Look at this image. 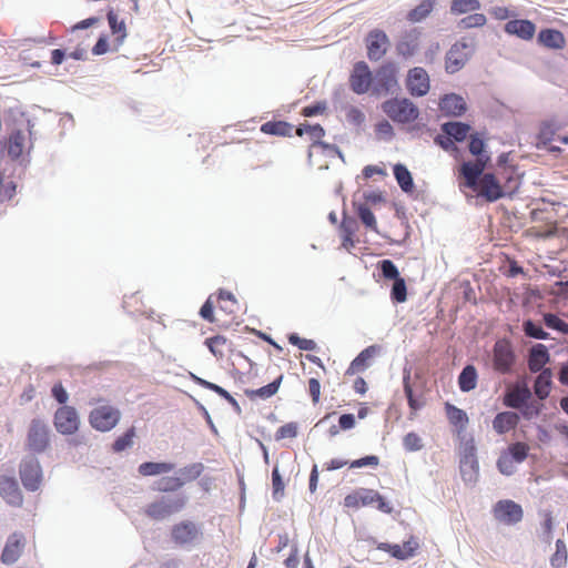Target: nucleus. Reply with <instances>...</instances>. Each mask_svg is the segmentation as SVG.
<instances>
[{
  "label": "nucleus",
  "mask_w": 568,
  "mask_h": 568,
  "mask_svg": "<svg viewBox=\"0 0 568 568\" xmlns=\"http://www.w3.org/2000/svg\"><path fill=\"white\" fill-rule=\"evenodd\" d=\"M490 165H485L479 161L471 163L464 161L457 171L458 187L463 192L465 189L476 192L477 196L488 203H494L507 195V191L500 183L495 173L486 172Z\"/></svg>",
  "instance_id": "obj_1"
},
{
  "label": "nucleus",
  "mask_w": 568,
  "mask_h": 568,
  "mask_svg": "<svg viewBox=\"0 0 568 568\" xmlns=\"http://www.w3.org/2000/svg\"><path fill=\"white\" fill-rule=\"evenodd\" d=\"M187 504V496L183 493L165 494L148 504L144 514L152 520L162 521L180 513Z\"/></svg>",
  "instance_id": "obj_2"
},
{
  "label": "nucleus",
  "mask_w": 568,
  "mask_h": 568,
  "mask_svg": "<svg viewBox=\"0 0 568 568\" xmlns=\"http://www.w3.org/2000/svg\"><path fill=\"white\" fill-rule=\"evenodd\" d=\"M382 111L394 122L407 124L419 116L417 105L408 98H392L382 103Z\"/></svg>",
  "instance_id": "obj_3"
},
{
  "label": "nucleus",
  "mask_w": 568,
  "mask_h": 568,
  "mask_svg": "<svg viewBox=\"0 0 568 568\" xmlns=\"http://www.w3.org/2000/svg\"><path fill=\"white\" fill-rule=\"evenodd\" d=\"M170 538L176 547L191 549L203 538L202 526L189 519L181 520L171 527Z\"/></svg>",
  "instance_id": "obj_4"
},
{
  "label": "nucleus",
  "mask_w": 568,
  "mask_h": 568,
  "mask_svg": "<svg viewBox=\"0 0 568 568\" xmlns=\"http://www.w3.org/2000/svg\"><path fill=\"white\" fill-rule=\"evenodd\" d=\"M384 513L390 514L393 506L376 490L369 488H358L344 498V505L348 508H358L359 506H372Z\"/></svg>",
  "instance_id": "obj_5"
},
{
  "label": "nucleus",
  "mask_w": 568,
  "mask_h": 568,
  "mask_svg": "<svg viewBox=\"0 0 568 568\" xmlns=\"http://www.w3.org/2000/svg\"><path fill=\"white\" fill-rule=\"evenodd\" d=\"M475 51V44L470 40L462 39L454 43L447 51L445 57V70L449 74H454L462 70Z\"/></svg>",
  "instance_id": "obj_6"
},
{
  "label": "nucleus",
  "mask_w": 568,
  "mask_h": 568,
  "mask_svg": "<svg viewBox=\"0 0 568 568\" xmlns=\"http://www.w3.org/2000/svg\"><path fill=\"white\" fill-rule=\"evenodd\" d=\"M121 419V412L111 405L93 408L89 415L90 425L102 433L113 429Z\"/></svg>",
  "instance_id": "obj_7"
},
{
  "label": "nucleus",
  "mask_w": 568,
  "mask_h": 568,
  "mask_svg": "<svg viewBox=\"0 0 568 568\" xmlns=\"http://www.w3.org/2000/svg\"><path fill=\"white\" fill-rule=\"evenodd\" d=\"M19 475L28 491L38 490L42 480V469L38 458L33 455L26 456L20 463Z\"/></svg>",
  "instance_id": "obj_8"
},
{
  "label": "nucleus",
  "mask_w": 568,
  "mask_h": 568,
  "mask_svg": "<svg viewBox=\"0 0 568 568\" xmlns=\"http://www.w3.org/2000/svg\"><path fill=\"white\" fill-rule=\"evenodd\" d=\"M49 426L40 418H33L27 434V447L34 454L43 453L49 446Z\"/></svg>",
  "instance_id": "obj_9"
},
{
  "label": "nucleus",
  "mask_w": 568,
  "mask_h": 568,
  "mask_svg": "<svg viewBox=\"0 0 568 568\" xmlns=\"http://www.w3.org/2000/svg\"><path fill=\"white\" fill-rule=\"evenodd\" d=\"M516 354L508 341L499 339L493 348L494 369L501 374H509L514 369Z\"/></svg>",
  "instance_id": "obj_10"
},
{
  "label": "nucleus",
  "mask_w": 568,
  "mask_h": 568,
  "mask_svg": "<svg viewBox=\"0 0 568 568\" xmlns=\"http://www.w3.org/2000/svg\"><path fill=\"white\" fill-rule=\"evenodd\" d=\"M494 518L505 525L514 526L524 518L523 507L514 500L501 499L493 507Z\"/></svg>",
  "instance_id": "obj_11"
},
{
  "label": "nucleus",
  "mask_w": 568,
  "mask_h": 568,
  "mask_svg": "<svg viewBox=\"0 0 568 568\" xmlns=\"http://www.w3.org/2000/svg\"><path fill=\"white\" fill-rule=\"evenodd\" d=\"M459 470L463 480L466 484L473 485L477 481L479 476V464L476 456V447L473 444L464 446L460 459Z\"/></svg>",
  "instance_id": "obj_12"
},
{
  "label": "nucleus",
  "mask_w": 568,
  "mask_h": 568,
  "mask_svg": "<svg viewBox=\"0 0 568 568\" xmlns=\"http://www.w3.org/2000/svg\"><path fill=\"white\" fill-rule=\"evenodd\" d=\"M54 427L62 435L74 434L80 426L78 412L72 406H61L54 414Z\"/></svg>",
  "instance_id": "obj_13"
},
{
  "label": "nucleus",
  "mask_w": 568,
  "mask_h": 568,
  "mask_svg": "<svg viewBox=\"0 0 568 568\" xmlns=\"http://www.w3.org/2000/svg\"><path fill=\"white\" fill-rule=\"evenodd\" d=\"M365 44L368 59L371 61H378L386 54L390 41L385 31L373 29L366 36Z\"/></svg>",
  "instance_id": "obj_14"
},
{
  "label": "nucleus",
  "mask_w": 568,
  "mask_h": 568,
  "mask_svg": "<svg viewBox=\"0 0 568 568\" xmlns=\"http://www.w3.org/2000/svg\"><path fill=\"white\" fill-rule=\"evenodd\" d=\"M531 397L532 392L525 381L510 383L505 389L503 404L507 408L517 409L518 407H521V404L531 399Z\"/></svg>",
  "instance_id": "obj_15"
},
{
  "label": "nucleus",
  "mask_w": 568,
  "mask_h": 568,
  "mask_svg": "<svg viewBox=\"0 0 568 568\" xmlns=\"http://www.w3.org/2000/svg\"><path fill=\"white\" fill-rule=\"evenodd\" d=\"M373 82V74L365 61H358L354 64L349 77V85L354 93L364 94L368 92Z\"/></svg>",
  "instance_id": "obj_16"
},
{
  "label": "nucleus",
  "mask_w": 568,
  "mask_h": 568,
  "mask_svg": "<svg viewBox=\"0 0 568 568\" xmlns=\"http://www.w3.org/2000/svg\"><path fill=\"white\" fill-rule=\"evenodd\" d=\"M406 88L413 97H424L428 93L429 75L422 67H414L407 73Z\"/></svg>",
  "instance_id": "obj_17"
},
{
  "label": "nucleus",
  "mask_w": 568,
  "mask_h": 568,
  "mask_svg": "<svg viewBox=\"0 0 568 568\" xmlns=\"http://www.w3.org/2000/svg\"><path fill=\"white\" fill-rule=\"evenodd\" d=\"M438 109L444 116L460 118L468 110L465 99L457 93H446L439 98Z\"/></svg>",
  "instance_id": "obj_18"
},
{
  "label": "nucleus",
  "mask_w": 568,
  "mask_h": 568,
  "mask_svg": "<svg viewBox=\"0 0 568 568\" xmlns=\"http://www.w3.org/2000/svg\"><path fill=\"white\" fill-rule=\"evenodd\" d=\"M420 31L417 28L405 30L395 47L397 55L409 59L416 54L419 49Z\"/></svg>",
  "instance_id": "obj_19"
},
{
  "label": "nucleus",
  "mask_w": 568,
  "mask_h": 568,
  "mask_svg": "<svg viewBox=\"0 0 568 568\" xmlns=\"http://www.w3.org/2000/svg\"><path fill=\"white\" fill-rule=\"evenodd\" d=\"M527 362L531 373L547 369L545 366L550 362L548 347L541 343L534 344L528 351Z\"/></svg>",
  "instance_id": "obj_20"
},
{
  "label": "nucleus",
  "mask_w": 568,
  "mask_h": 568,
  "mask_svg": "<svg viewBox=\"0 0 568 568\" xmlns=\"http://www.w3.org/2000/svg\"><path fill=\"white\" fill-rule=\"evenodd\" d=\"M397 67L393 62H386L377 70L375 79L378 89L384 90L386 93L390 92L397 87Z\"/></svg>",
  "instance_id": "obj_21"
},
{
  "label": "nucleus",
  "mask_w": 568,
  "mask_h": 568,
  "mask_svg": "<svg viewBox=\"0 0 568 568\" xmlns=\"http://www.w3.org/2000/svg\"><path fill=\"white\" fill-rule=\"evenodd\" d=\"M23 536L18 532H13L7 539L4 548L1 554V561L4 565L14 564L21 556L23 549Z\"/></svg>",
  "instance_id": "obj_22"
},
{
  "label": "nucleus",
  "mask_w": 568,
  "mask_h": 568,
  "mask_svg": "<svg viewBox=\"0 0 568 568\" xmlns=\"http://www.w3.org/2000/svg\"><path fill=\"white\" fill-rule=\"evenodd\" d=\"M0 495L11 506L22 504V495L18 481L12 477L0 478Z\"/></svg>",
  "instance_id": "obj_23"
},
{
  "label": "nucleus",
  "mask_w": 568,
  "mask_h": 568,
  "mask_svg": "<svg viewBox=\"0 0 568 568\" xmlns=\"http://www.w3.org/2000/svg\"><path fill=\"white\" fill-rule=\"evenodd\" d=\"M505 31L508 34H515L523 40H530L534 38L536 26L527 19H514L509 20L505 24Z\"/></svg>",
  "instance_id": "obj_24"
},
{
  "label": "nucleus",
  "mask_w": 568,
  "mask_h": 568,
  "mask_svg": "<svg viewBox=\"0 0 568 568\" xmlns=\"http://www.w3.org/2000/svg\"><path fill=\"white\" fill-rule=\"evenodd\" d=\"M378 345H371L364 348L349 364L346 374L354 375L365 371L369 365V361L379 352Z\"/></svg>",
  "instance_id": "obj_25"
},
{
  "label": "nucleus",
  "mask_w": 568,
  "mask_h": 568,
  "mask_svg": "<svg viewBox=\"0 0 568 568\" xmlns=\"http://www.w3.org/2000/svg\"><path fill=\"white\" fill-rule=\"evenodd\" d=\"M519 420L520 417L516 412H500L493 419V428L498 435H504L507 432L516 428Z\"/></svg>",
  "instance_id": "obj_26"
},
{
  "label": "nucleus",
  "mask_w": 568,
  "mask_h": 568,
  "mask_svg": "<svg viewBox=\"0 0 568 568\" xmlns=\"http://www.w3.org/2000/svg\"><path fill=\"white\" fill-rule=\"evenodd\" d=\"M468 150L476 158L475 161H470L471 163L481 161L485 165H490L491 156L486 152V143L478 132L469 135Z\"/></svg>",
  "instance_id": "obj_27"
},
{
  "label": "nucleus",
  "mask_w": 568,
  "mask_h": 568,
  "mask_svg": "<svg viewBox=\"0 0 568 568\" xmlns=\"http://www.w3.org/2000/svg\"><path fill=\"white\" fill-rule=\"evenodd\" d=\"M470 130V124L460 121H448L440 125V131L449 135L455 143L464 142Z\"/></svg>",
  "instance_id": "obj_28"
},
{
  "label": "nucleus",
  "mask_w": 568,
  "mask_h": 568,
  "mask_svg": "<svg viewBox=\"0 0 568 568\" xmlns=\"http://www.w3.org/2000/svg\"><path fill=\"white\" fill-rule=\"evenodd\" d=\"M538 42L549 49H562L566 44L562 32L556 29L546 28L539 31L537 36Z\"/></svg>",
  "instance_id": "obj_29"
},
{
  "label": "nucleus",
  "mask_w": 568,
  "mask_h": 568,
  "mask_svg": "<svg viewBox=\"0 0 568 568\" xmlns=\"http://www.w3.org/2000/svg\"><path fill=\"white\" fill-rule=\"evenodd\" d=\"M551 378V369H542L538 372V375L534 381V393L540 402L545 400L550 394L552 386Z\"/></svg>",
  "instance_id": "obj_30"
},
{
  "label": "nucleus",
  "mask_w": 568,
  "mask_h": 568,
  "mask_svg": "<svg viewBox=\"0 0 568 568\" xmlns=\"http://www.w3.org/2000/svg\"><path fill=\"white\" fill-rule=\"evenodd\" d=\"M393 173L400 190L406 194H410L415 189V184L407 166L402 163H396L393 166Z\"/></svg>",
  "instance_id": "obj_31"
},
{
  "label": "nucleus",
  "mask_w": 568,
  "mask_h": 568,
  "mask_svg": "<svg viewBox=\"0 0 568 568\" xmlns=\"http://www.w3.org/2000/svg\"><path fill=\"white\" fill-rule=\"evenodd\" d=\"M478 374L474 365L467 364L458 375V387L462 392L468 393L476 388Z\"/></svg>",
  "instance_id": "obj_32"
},
{
  "label": "nucleus",
  "mask_w": 568,
  "mask_h": 568,
  "mask_svg": "<svg viewBox=\"0 0 568 568\" xmlns=\"http://www.w3.org/2000/svg\"><path fill=\"white\" fill-rule=\"evenodd\" d=\"M174 467L173 463L168 462H144L139 466L138 471L141 476L149 477L170 473Z\"/></svg>",
  "instance_id": "obj_33"
},
{
  "label": "nucleus",
  "mask_w": 568,
  "mask_h": 568,
  "mask_svg": "<svg viewBox=\"0 0 568 568\" xmlns=\"http://www.w3.org/2000/svg\"><path fill=\"white\" fill-rule=\"evenodd\" d=\"M294 126L286 121H267L261 125V131L265 134L276 136H292Z\"/></svg>",
  "instance_id": "obj_34"
},
{
  "label": "nucleus",
  "mask_w": 568,
  "mask_h": 568,
  "mask_svg": "<svg viewBox=\"0 0 568 568\" xmlns=\"http://www.w3.org/2000/svg\"><path fill=\"white\" fill-rule=\"evenodd\" d=\"M282 381H283V375H280L277 378H275L273 382L268 383L267 385L262 386L257 389H245L244 393L250 398L258 397L262 399H267L278 392Z\"/></svg>",
  "instance_id": "obj_35"
},
{
  "label": "nucleus",
  "mask_w": 568,
  "mask_h": 568,
  "mask_svg": "<svg viewBox=\"0 0 568 568\" xmlns=\"http://www.w3.org/2000/svg\"><path fill=\"white\" fill-rule=\"evenodd\" d=\"M106 19L113 34H118L115 39L116 47L123 44L124 39L126 38V29L124 21H118V14L113 9H110L106 13Z\"/></svg>",
  "instance_id": "obj_36"
},
{
  "label": "nucleus",
  "mask_w": 568,
  "mask_h": 568,
  "mask_svg": "<svg viewBox=\"0 0 568 568\" xmlns=\"http://www.w3.org/2000/svg\"><path fill=\"white\" fill-rule=\"evenodd\" d=\"M523 332L527 337L546 341L549 338V333L546 332L542 325L531 318L523 322Z\"/></svg>",
  "instance_id": "obj_37"
},
{
  "label": "nucleus",
  "mask_w": 568,
  "mask_h": 568,
  "mask_svg": "<svg viewBox=\"0 0 568 568\" xmlns=\"http://www.w3.org/2000/svg\"><path fill=\"white\" fill-rule=\"evenodd\" d=\"M403 387L405 397L407 399L408 406L413 412L419 410L424 406V402L419 400L415 395L413 387L410 385V373L404 371L403 376Z\"/></svg>",
  "instance_id": "obj_38"
},
{
  "label": "nucleus",
  "mask_w": 568,
  "mask_h": 568,
  "mask_svg": "<svg viewBox=\"0 0 568 568\" xmlns=\"http://www.w3.org/2000/svg\"><path fill=\"white\" fill-rule=\"evenodd\" d=\"M136 436L135 427L131 426L112 444L113 453H122L133 446V439Z\"/></svg>",
  "instance_id": "obj_39"
},
{
  "label": "nucleus",
  "mask_w": 568,
  "mask_h": 568,
  "mask_svg": "<svg viewBox=\"0 0 568 568\" xmlns=\"http://www.w3.org/2000/svg\"><path fill=\"white\" fill-rule=\"evenodd\" d=\"M354 206L356 210V214L361 222L369 230L376 231L377 230V222L374 213L372 210L363 203H356L354 202Z\"/></svg>",
  "instance_id": "obj_40"
},
{
  "label": "nucleus",
  "mask_w": 568,
  "mask_h": 568,
  "mask_svg": "<svg viewBox=\"0 0 568 568\" xmlns=\"http://www.w3.org/2000/svg\"><path fill=\"white\" fill-rule=\"evenodd\" d=\"M204 470V465L202 463H193L191 465L184 466L180 468L176 474L179 478L183 481V486L192 480H195L201 476Z\"/></svg>",
  "instance_id": "obj_41"
},
{
  "label": "nucleus",
  "mask_w": 568,
  "mask_h": 568,
  "mask_svg": "<svg viewBox=\"0 0 568 568\" xmlns=\"http://www.w3.org/2000/svg\"><path fill=\"white\" fill-rule=\"evenodd\" d=\"M434 9V1L433 0H423L418 6H416L414 9H412L408 14L407 19L412 22H420L423 21Z\"/></svg>",
  "instance_id": "obj_42"
},
{
  "label": "nucleus",
  "mask_w": 568,
  "mask_h": 568,
  "mask_svg": "<svg viewBox=\"0 0 568 568\" xmlns=\"http://www.w3.org/2000/svg\"><path fill=\"white\" fill-rule=\"evenodd\" d=\"M447 418L454 426L464 427L468 423L467 414L450 403L445 404Z\"/></svg>",
  "instance_id": "obj_43"
},
{
  "label": "nucleus",
  "mask_w": 568,
  "mask_h": 568,
  "mask_svg": "<svg viewBox=\"0 0 568 568\" xmlns=\"http://www.w3.org/2000/svg\"><path fill=\"white\" fill-rule=\"evenodd\" d=\"M183 487V481L179 476H166L162 477L156 483V489L166 494H178V490Z\"/></svg>",
  "instance_id": "obj_44"
},
{
  "label": "nucleus",
  "mask_w": 568,
  "mask_h": 568,
  "mask_svg": "<svg viewBox=\"0 0 568 568\" xmlns=\"http://www.w3.org/2000/svg\"><path fill=\"white\" fill-rule=\"evenodd\" d=\"M480 8L479 0H452L450 12L453 14H464L475 12Z\"/></svg>",
  "instance_id": "obj_45"
},
{
  "label": "nucleus",
  "mask_w": 568,
  "mask_h": 568,
  "mask_svg": "<svg viewBox=\"0 0 568 568\" xmlns=\"http://www.w3.org/2000/svg\"><path fill=\"white\" fill-rule=\"evenodd\" d=\"M377 270L379 271L381 276L387 281H394L400 277L398 267L392 260L384 258L377 263Z\"/></svg>",
  "instance_id": "obj_46"
},
{
  "label": "nucleus",
  "mask_w": 568,
  "mask_h": 568,
  "mask_svg": "<svg viewBox=\"0 0 568 568\" xmlns=\"http://www.w3.org/2000/svg\"><path fill=\"white\" fill-rule=\"evenodd\" d=\"M390 300L395 304L404 303L407 300V286L402 276L393 281Z\"/></svg>",
  "instance_id": "obj_47"
},
{
  "label": "nucleus",
  "mask_w": 568,
  "mask_h": 568,
  "mask_svg": "<svg viewBox=\"0 0 568 568\" xmlns=\"http://www.w3.org/2000/svg\"><path fill=\"white\" fill-rule=\"evenodd\" d=\"M544 324L549 328L561 334L568 335V323L554 313H545L542 315Z\"/></svg>",
  "instance_id": "obj_48"
},
{
  "label": "nucleus",
  "mask_w": 568,
  "mask_h": 568,
  "mask_svg": "<svg viewBox=\"0 0 568 568\" xmlns=\"http://www.w3.org/2000/svg\"><path fill=\"white\" fill-rule=\"evenodd\" d=\"M358 229V223L355 217L348 216L346 212H343V220L339 225L342 239L345 241L351 240Z\"/></svg>",
  "instance_id": "obj_49"
},
{
  "label": "nucleus",
  "mask_w": 568,
  "mask_h": 568,
  "mask_svg": "<svg viewBox=\"0 0 568 568\" xmlns=\"http://www.w3.org/2000/svg\"><path fill=\"white\" fill-rule=\"evenodd\" d=\"M305 133L310 134L314 141H317L325 135V130L321 124H310L305 122L296 128L295 134L297 136H303Z\"/></svg>",
  "instance_id": "obj_50"
},
{
  "label": "nucleus",
  "mask_w": 568,
  "mask_h": 568,
  "mask_svg": "<svg viewBox=\"0 0 568 568\" xmlns=\"http://www.w3.org/2000/svg\"><path fill=\"white\" fill-rule=\"evenodd\" d=\"M24 135L20 130L13 131L9 140V155L17 159L22 154Z\"/></svg>",
  "instance_id": "obj_51"
},
{
  "label": "nucleus",
  "mask_w": 568,
  "mask_h": 568,
  "mask_svg": "<svg viewBox=\"0 0 568 568\" xmlns=\"http://www.w3.org/2000/svg\"><path fill=\"white\" fill-rule=\"evenodd\" d=\"M567 564V548L564 540L558 539L556 541V551L550 557V565L554 568H562Z\"/></svg>",
  "instance_id": "obj_52"
},
{
  "label": "nucleus",
  "mask_w": 568,
  "mask_h": 568,
  "mask_svg": "<svg viewBox=\"0 0 568 568\" xmlns=\"http://www.w3.org/2000/svg\"><path fill=\"white\" fill-rule=\"evenodd\" d=\"M542 404L538 403L535 399H528L526 403L521 404V407H518L517 410L521 414V416L530 420L534 417L539 416L541 413Z\"/></svg>",
  "instance_id": "obj_53"
},
{
  "label": "nucleus",
  "mask_w": 568,
  "mask_h": 568,
  "mask_svg": "<svg viewBox=\"0 0 568 568\" xmlns=\"http://www.w3.org/2000/svg\"><path fill=\"white\" fill-rule=\"evenodd\" d=\"M529 447L527 444L521 442H516L510 444L507 448V454L511 456V458L517 463H523L528 456Z\"/></svg>",
  "instance_id": "obj_54"
},
{
  "label": "nucleus",
  "mask_w": 568,
  "mask_h": 568,
  "mask_svg": "<svg viewBox=\"0 0 568 568\" xmlns=\"http://www.w3.org/2000/svg\"><path fill=\"white\" fill-rule=\"evenodd\" d=\"M288 343L302 351H316L317 344L313 339L302 338L297 333H291L287 336Z\"/></svg>",
  "instance_id": "obj_55"
},
{
  "label": "nucleus",
  "mask_w": 568,
  "mask_h": 568,
  "mask_svg": "<svg viewBox=\"0 0 568 568\" xmlns=\"http://www.w3.org/2000/svg\"><path fill=\"white\" fill-rule=\"evenodd\" d=\"M516 462L507 453H503L497 459L498 470L506 476H511L516 471Z\"/></svg>",
  "instance_id": "obj_56"
},
{
  "label": "nucleus",
  "mask_w": 568,
  "mask_h": 568,
  "mask_svg": "<svg viewBox=\"0 0 568 568\" xmlns=\"http://www.w3.org/2000/svg\"><path fill=\"white\" fill-rule=\"evenodd\" d=\"M272 486H273V498L275 500H281L284 495V480L280 474L278 466L275 465L272 470Z\"/></svg>",
  "instance_id": "obj_57"
},
{
  "label": "nucleus",
  "mask_w": 568,
  "mask_h": 568,
  "mask_svg": "<svg viewBox=\"0 0 568 568\" xmlns=\"http://www.w3.org/2000/svg\"><path fill=\"white\" fill-rule=\"evenodd\" d=\"M403 446L407 452H418L424 447L422 438L414 432H409L404 436Z\"/></svg>",
  "instance_id": "obj_58"
},
{
  "label": "nucleus",
  "mask_w": 568,
  "mask_h": 568,
  "mask_svg": "<svg viewBox=\"0 0 568 568\" xmlns=\"http://www.w3.org/2000/svg\"><path fill=\"white\" fill-rule=\"evenodd\" d=\"M298 435V424L295 422L287 423L277 428L275 439L295 438Z\"/></svg>",
  "instance_id": "obj_59"
},
{
  "label": "nucleus",
  "mask_w": 568,
  "mask_h": 568,
  "mask_svg": "<svg viewBox=\"0 0 568 568\" xmlns=\"http://www.w3.org/2000/svg\"><path fill=\"white\" fill-rule=\"evenodd\" d=\"M487 19L483 13H471L465 18H463L459 22L465 29L478 28L483 27L486 23Z\"/></svg>",
  "instance_id": "obj_60"
},
{
  "label": "nucleus",
  "mask_w": 568,
  "mask_h": 568,
  "mask_svg": "<svg viewBox=\"0 0 568 568\" xmlns=\"http://www.w3.org/2000/svg\"><path fill=\"white\" fill-rule=\"evenodd\" d=\"M374 544H376L377 549L389 552L393 558H396L398 560H405V555L403 552L400 545L377 542L376 540H374Z\"/></svg>",
  "instance_id": "obj_61"
},
{
  "label": "nucleus",
  "mask_w": 568,
  "mask_h": 568,
  "mask_svg": "<svg viewBox=\"0 0 568 568\" xmlns=\"http://www.w3.org/2000/svg\"><path fill=\"white\" fill-rule=\"evenodd\" d=\"M226 337L225 336H222V335H215V336H212V337H209L205 339L204 344L207 346V348L210 349V352L216 356V357H222L223 356V353L221 351L217 349V346L219 345H224L226 343Z\"/></svg>",
  "instance_id": "obj_62"
},
{
  "label": "nucleus",
  "mask_w": 568,
  "mask_h": 568,
  "mask_svg": "<svg viewBox=\"0 0 568 568\" xmlns=\"http://www.w3.org/2000/svg\"><path fill=\"white\" fill-rule=\"evenodd\" d=\"M327 109V103L325 101H316L310 105H306L302 109V115L312 118L318 114H322Z\"/></svg>",
  "instance_id": "obj_63"
},
{
  "label": "nucleus",
  "mask_w": 568,
  "mask_h": 568,
  "mask_svg": "<svg viewBox=\"0 0 568 568\" xmlns=\"http://www.w3.org/2000/svg\"><path fill=\"white\" fill-rule=\"evenodd\" d=\"M550 295L559 300H568V280L557 281L550 286Z\"/></svg>",
  "instance_id": "obj_64"
}]
</instances>
